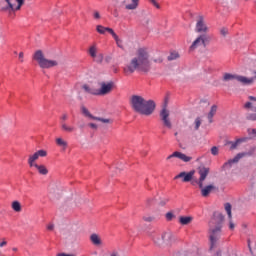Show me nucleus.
<instances>
[{"label": "nucleus", "mask_w": 256, "mask_h": 256, "mask_svg": "<svg viewBox=\"0 0 256 256\" xmlns=\"http://www.w3.org/2000/svg\"><path fill=\"white\" fill-rule=\"evenodd\" d=\"M151 69V62L149 61V53L147 49L140 48L138 49L137 56L134 57L130 64L124 67V73L129 75L135 73V71H144L147 73Z\"/></svg>", "instance_id": "nucleus-1"}, {"label": "nucleus", "mask_w": 256, "mask_h": 256, "mask_svg": "<svg viewBox=\"0 0 256 256\" xmlns=\"http://www.w3.org/2000/svg\"><path fill=\"white\" fill-rule=\"evenodd\" d=\"M130 106L135 113L149 117V115H153L155 112L156 104L155 101L146 100L143 96L132 95L130 98Z\"/></svg>", "instance_id": "nucleus-2"}, {"label": "nucleus", "mask_w": 256, "mask_h": 256, "mask_svg": "<svg viewBox=\"0 0 256 256\" xmlns=\"http://www.w3.org/2000/svg\"><path fill=\"white\" fill-rule=\"evenodd\" d=\"M196 33H204L200 36H198L192 45L190 46V49L193 51L197 49V47L203 45V47H207L211 43V36L207 34V31H209V27H207V24L205 23V17L202 15L198 16L196 27H195Z\"/></svg>", "instance_id": "nucleus-3"}, {"label": "nucleus", "mask_w": 256, "mask_h": 256, "mask_svg": "<svg viewBox=\"0 0 256 256\" xmlns=\"http://www.w3.org/2000/svg\"><path fill=\"white\" fill-rule=\"evenodd\" d=\"M34 61H37L41 69H51V67H57L59 62L56 60H49L45 58L42 50H37L33 55Z\"/></svg>", "instance_id": "nucleus-4"}, {"label": "nucleus", "mask_w": 256, "mask_h": 256, "mask_svg": "<svg viewBox=\"0 0 256 256\" xmlns=\"http://www.w3.org/2000/svg\"><path fill=\"white\" fill-rule=\"evenodd\" d=\"M222 81H238L242 85H253L255 82V78H247L245 76L231 74V73H224Z\"/></svg>", "instance_id": "nucleus-5"}, {"label": "nucleus", "mask_w": 256, "mask_h": 256, "mask_svg": "<svg viewBox=\"0 0 256 256\" xmlns=\"http://www.w3.org/2000/svg\"><path fill=\"white\" fill-rule=\"evenodd\" d=\"M256 147H252L248 152L238 153L233 159L228 160L224 163L223 167L227 169V167H232L233 163H239V160L243 159V157H251L255 155Z\"/></svg>", "instance_id": "nucleus-6"}, {"label": "nucleus", "mask_w": 256, "mask_h": 256, "mask_svg": "<svg viewBox=\"0 0 256 256\" xmlns=\"http://www.w3.org/2000/svg\"><path fill=\"white\" fill-rule=\"evenodd\" d=\"M209 234L210 250H213L215 247H217V241L221 239V226L210 228Z\"/></svg>", "instance_id": "nucleus-7"}, {"label": "nucleus", "mask_w": 256, "mask_h": 256, "mask_svg": "<svg viewBox=\"0 0 256 256\" xmlns=\"http://www.w3.org/2000/svg\"><path fill=\"white\" fill-rule=\"evenodd\" d=\"M147 235L150 239H152L154 241V243H156L157 245H161V243H167V239H171V234L164 232L161 235V240L159 238H157V234L153 231H148Z\"/></svg>", "instance_id": "nucleus-8"}, {"label": "nucleus", "mask_w": 256, "mask_h": 256, "mask_svg": "<svg viewBox=\"0 0 256 256\" xmlns=\"http://www.w3.org/2000/svg\"><path fill=\"white\" fill-rule=\"evenodd\" d=\"M6 3L8 4L7 6H4L1 8V11H9V15H11V13L15 12V11H20L21 7H23V5L25 4V0H16V2L18 3L17 7L14 8L13 4L11 3V0H5Z\"/></svg>", "instance_id": "nucleus-9"}, {"label": "nucleus", "mask_w": 256, "mask_h": 256, "mask_svg": "<svg viewBox=\"0 0 256 256\" xmlns=\"http://www.w3.org/2000/svg\"><path fill=\"white\" fill-rule=\"evenodd\" d=\"M113 87H115V83L113 81L108 83L101 82L100 89H97V95H109V93L113 91Z\"/></svg>", "instance_id": "nucleus-10"}, {"label": "nucleus", "mask_w": 256, "mask_h": 256, "mask_svg": "<svg viewBox=\"0 0 256 256\" xmlns=\"http://www.w3.org/2000/svg\"><path fill=\"white\" fill-rule=\"evenodd\" d=\"M39 157H47V152L45 150H38L34 154L30 155L28 157L29 167H35V165H37L35 161H37Z\"/></svg>", "instance_id": "nucleus-11"}, {"label": "nucleus", "mask_w": 256, "mask_h": 256, "mask_svg": "<svg viewBox=\"0 0 256 256\" xmlns=\"http://www.w3.org/2000/svg\"><path fill=\"white\" fill-rule=\"evenodd\" d=\"M60 119H61V129L65 133H74V131L77 130V128H75V126H71V125H68L67 123H65L67 121V119H69V116L66 113L63 114Z\"/></svg>", "instance_id": "nucleus-12"}, {"label": "nucleus", "mask_w": 256, "mask_h": 256, "mask_svg": "<svg viewBox=\"0 0 256 256\" xmlns=\"http://www.w3.org/2000/svg\"><path fill=\"white\" fill-rule=\"evenodd\" d=\"M198 173L200 175V178H199V180H196V183H197L199 189H203V181H205V179H207V175H209V168L200 167L198 169Z\"/></svg>", "instance_id": "nucleus-13"}, {"label": "nucleus", "mask_w": 256, "mask_h": 256, "mask_svg": "<svg viewBox=\"0 0 256 256\" xmlns=\"http://www.w3.org/2000/svg\"><path fill=\"white\" fill-rule=\"evenodd\" d=\"M160 117L163 121L164 127H167L168 129H171L173 127V124H171V120H169V110L167 108H163L160 112Z\"/></svg>", "instance_id": "nucleus-14"}, {"label": "nucleus", "mask_w": 256, "mask_h": 256, "mask_svg": "<svg viewBox=\"0 0 256 256\" xmlns=\"http://www.w3.org/2000/svg\"><path fill=\"white\" fill-rule=\"evenodd\" d=\"M193 175H195V171H190L188 173L180 172L174 177V179H182L183 183H189V181H192Z\"/></svg>", "instance_id": "nucleus-15"}, {"label": "nucleus", "mask_w": 256, "mask_h": 256, "mask_svg": "<svg viewBox=\"0 0 256 256\" xmlns=\"http://www.w3.org/2000/svg\"><path fill=\"white\" fill-rule=\"evenodd\" d=\"M223 221H225V216L219 212L214 213V217L212 221L210 222V227L211 225H216V227H223Z\"/></svg>", "instance_id": "nucleus-16"}, {"label": "nucleus", "mask_w": 256, "mask_h": 256, "mask_svg": "<svg viewBox=\"0 0 256 256\" xmlns=\"http://www.w3.org/2000/svg\"><path fill=\"white\" fill-rule=\"evenodd\" d=\"M173 157H177V159H180L181 161H184V163H189L193 158L191 156H187L184 153L181 152H174L171 155L167 157V160L173 159Z\"/></svg>", "instance_id": "nucleus-17"}, {"label": "nucleus", "mask_w": 256, "mask_h": 256, "mask_svg": "<svg viewBox=\"0 0 256 256\" xmlns=\"http://www.w3.org/2000/svg\"><path fill=\"white\" fill-rule=\"evenodd\" d=\"M200 189H201L202 197H209V194L211 193V191L215 190V186L213 184H210L208 186L203 187V183H202V188Z\"/></svg>", "instance_id": "nucleus-18"}, {"label": "nucleus", "mask_w": 256, "mask_h": 256, "mask_svg": "<svg viewBox=\"0 0 256 256\" xmlns=\"http://www.w3.org/2000/svg\"><path fill=\"white\" fill-rule=\"evenodd\" d=\"M96 31L97 33H99L100 35H105V32L107 31L108 33H110L111 35V31H114L113 28H109V27H104L103 25H97L96 26Z\"/></svg>", "instance_id": "nucleus-19"}, {"label": "nucleus", "mask_w": 256, "mask_h": 256, "mask_svg": "<svg viewBox=\"0 0 256 256\" xmlns=\"http://www.w3.org/2000/svg\"><path fill=\"white\" fill-rule=\"evenodd\" d=\"M192 221H193V217H191V216H180L179 217L180 225H190V223Z\"/></svg>", "instance_id": "nucleus-20"}, {"label": "nucleus", "mask_w": 256, "mask_h": 256, "mask_svg": "<svg viewBox=\"0 0 256 256\" xmlns=\"http://www.w3.org/2000/svg\"><path fill=\"white\" fill-rule=\"evenodd\" d=\"M111 35L114 41H116L117 47H119L120 49H123V40L119 38V36L117 35V33H115V31H111Z\"/></svg>", "instance_id": "nucleus-21"}, {"label": "nucleus", "mask_w": 256, "mask_h": 256, "mask_svg": "<svg viewBox=\"0 0 256 256\" xmlns=\"http://www.w3.org/2000/svg\"><path fill=\"white\" fill-rule=\"evenodd\" d=\"M34 167H35V169H37V171L40 175H47L49 173V170L47 169V167H45V165L37 164Z\"/></svg>", "instance_id": "nucleus-22"}, {"label": "nucleus", "mask_w": 256, "mask_h": 256, "mask_svg": "<svg viewBox=\"0 0 256 256\" xmlns=\"http://www.w3.org/2000/svg\"><path fill=\"white\" fill-rule=\"evenodd\" d=\"M216 113H217V105H213L210 109V112L208 113L209 123H213V117H215Z\"/></svg>", "instance_id": "nucleus-23"}, {"label": "nucleus", "mask_w": 256, "mask_h": 256, "mask_svg": "<svg viewBox=\"0 0 256 256\" xmlns=\"http://www.w3.org/2000/svg\"><path fill=\"white\" fill-rule=\"evenodd\" d=\"M137 7H139V0H132L131 4H127L125 6V9H127L128 11H133L135 10Z\"/></svg>", "instance_id": "nucleus-24"}, {"label": "nucleus", "mask_w": 256, "mask_h": 256, "mask_svg": "<svg viewBox=\"0 0 256 256\" xmlns=\"http://www.w3.org/2000/svg\"><path fill=\"white\" fill-rule=\"evenodd\" d=\"M13 211H15L16 213H21L22 208H21V202L20 201H13L12 205H11Z\"/></svg>", "instance_id": "nucleus-25"}, {"label": "nucleus", "mask_w": 256, "mask_h": 256, "mask_svg": "<svg viewBox=\"0 0 256 256\" xmlns=\"http://www.w3.org/2000/svg\"><path fill=\"white\" fill-rule=\"evenodd\" d=\"M90 241L93 243V245H101V238L97 234H92L90 236Z\"/></svg>", "instance_id": "nucleus-26"}, {"label": "nucleus", "mask_w": 256, "mask_h": 256, "mask_svg": "<svg viewBox=\"0 0 256 256\" xmlns=\"http://www.w3.org/2000/svg\"><path fill=\"white\" fill-rule=\"evenodd\" d=\"M56 144L58 145V147H62L63 151L67 149V141L63 140L62 138H57Z\"/></svg>", "instance_id": "nucleus-27"}, {"label": "nucleus", "mask_w": 256, "mask_h": 256, "mask_svg": "<svg viewBox=\"0 0 256 256\" xmlns=\"http://www.w3.org/2000/svg\"><path fill=\"white\" fill-rule=\"evenodd\" d=\"M82 88L84 91H86V93H90V95H97V89H93L87 84H84Z\"/></svg>", "instance_id": "nucleus-28"}, {"label": "nucleus", "mask_w": 256, "mask_h": 256, "mask_svg": "<svg viewBox=\"0 0 256 256\" xmlns=\"http://www.w3.org/2000/svg\"><path fill=\"white\" fill-rule=\"evenodd\" d=\"M89 55L90 57H92L93 59H95V57H97V46L96 45H92L90 48H89Z\"/></svg>", "instance_id": "nucleus-29"}, {"label": "nucleus", "mask_w": 256, "mask_h": 256, "mask_svg": "<svg viewBox=\"0 0 256 256\" xmlns=\"http://www.w3.org/2000/svg\"><path fill=\"white\" fill-rule=\"evenodd\" d=\"M226 145H230V150L231 151H233L234 149H237V147L239 146V142H238V140H236V141H228L227 143H226Z\"/></svg>", "instance_id": "nucleus-30"}, {"label": "nucleus", "mask_w": 256, "mask_h": 256, "mask_svg": "<svg viewBox=\"0 0 256 256\" xmlns=\"http://www.w3.org/2000/svg\"><path fill=\"white\" fill-rule=\"evenodd\" d=\"M81 109H82L83 115H86V117H90V119H95V117L93 115H91V113L85 106H82Z\"/></svg>", "instance_id": "nucleus-31"}, {"label": "nucleus", "mask_w": 256, "mask_h": 256, "mask_svg": "<svg viewBox=\"0 0 256 256\" xmlns=\"http://www.w3.org/2000/svg\"><path fill=\"white\" fill-rule=\"evenodd\" d=\"M201 117H197L194 121V125H195V131H199V128L201 127Z\"/></svg>", "instance_id": "nucleus-32"}, {"label": "nucleus", "mask_w": 256, "mask_h": 256, "mask_svg": "<svg viewBox=\"0 0 256 256\" xmlns=\"http://www.w3.org/2000/svg\"><path fill=\"white\" fill-rule=\"evenodd\" d=\"M175 59H179V53L177 52L171 53L168 56V61H175Z\"/></svg>", "instance_id": "nucleus-33"}, {"label": "nucleus", "mask_w": 256, "mask_h": 256, "mask_svg": "<svg viewBox=\"0 0 256 256\" xmlns=\"http://www.w3.org/2000/svg\"><path fill=\"white\" fill-rule=\"evenodd\" d=\"M225 211L229 217V219H231L232 217V214H231V204L230 203H226L225 204Z\"/></svg>", "instance_id": "nucleus-34"}, {"label": "nucleus", "mask_w": 256, "mask_h": 256, "mask_svg": "<svg viewBox=\"0 0 256 256\" xmlns=\"http://www.w3.org/2000/svg\"><path fill=\"white\" fill-rule=\"evenodd\" d=\"M247 121H256V113H249L246 115Z\"/></svg>", "instance_id": "nucleus-35"}, {"label": "nucleus", "mask_w": 256, "mask_h": 256, "mask_svg": "<svg viewBox=\"0 0 256 256\" xmlns=\"http://www.w3.org/2000/svg\"><path fill=\"white\" fill-rule=\"evenodd\" d=\"M165 217L167 221H173V219H175V214H173V212H168Z\"/></svg>", "instance_id": "nucleus-36"}, {"label": "nucleus", "mask_w": 256, "mask_h": 256, "mask_svg": "<svg viewBox=\"0 0 256 256\" xmlns=\"http://www.w3.org/2000/svg\"><path fill=\"white\" fill-rule=\"evenodd\" d=\"M143 221L146 223H152V221H155V218L153 216H143Z\"/></svg>", "instance_id": "nucleus-37"}, {"label": "nucleus", "mask_w": 256, "mask_h": 256, "mask_svg": "<svg viewBox=\"0 0 256 256\" xmlns=\"http://www.w3.org/2000/svg\"><path fill=\"white\" fill-rule=\"evenodd\" d=\"M211 154L214 156L219 155V148L217 146H213L211 148Z\"/></svg>", "instance_id": "nucleus-38"}, {"label": "nucleus", "mask_w": 256, "mask_h": 256, "mask_svg": "<svg viewBox=\"0 0 256 256\" xmlns=\"http://www.w3.org/2000/svg\"><path fill=\"white\" fill-rule=\"evenodd\" d=\"M167 203H169V198H163L162 200H160L159 205L161 207H165V205H167Z\"/></svg>", "instance_id": "nucleus-39"}, {"label": "nucleus", "mask_w": 256, "mask_h": 256, "mask_svg": "<svg viewBox=\"0 0 256 256\" xmlns=\"http://www.w3.org/2000/svg\"><path fill=\"white\" fill-rule=\"evenodd\" d=\"M220 34L223 36V37H227V35L229 34V30L227 28H222L220 30Z\"/></svg>", "instance_id": "nucleus-40"}, {"label": "nucleus", "mask_w": 256, "mask_h": 256, "mask_svg": "<svg viewBox=\"0 0 256 256\" xmlns=\"http://www.w3.org/2000/svg\"><path fill=\"white\" fill-rule=\"evenodd\" d=\"M94 119H95L96 121H101L102 123H111V120H110V119L98 118V117H95Z\"/></svg>", "instance_id": "nucleus-41"}, {"label": "nucleus", "mask_w": 256, "mask_h": 256, "mask_svg": "<svg viewBox=\"0 0 256 256\" xmlns=\"http://www.w3.org/2000/svg\"><path fill=\"white\" fill-rule=\"evenodd\" d=\"M150 3H152V5L154 7H156V9H161V5H159V3H157V0H149Z\"/></svg>", "instance_id": "nucleus-42"}, {"label": "nucleus", "mask_w": 256, "mask_h": 256, "mask_svg": "<svg viewBox=\"0 0 256 256\" xmlns=\"http://www.w3.org/2000/svg\"><path fill=\"white\" fill-rule=\"evenodd\" d=\"M96 63H103V54H99L96 56Z\"/></svg>", "instance_id": "nucleus-43"}, {"label": "nucleus", "mask_w": 256, "mask_h": 256, "mask_svg": "<svg viewBox=\"0 0 256 256\" xmlns=\"http://www.w3.org/2000/svg\"><path fill=\"white\" fill-rule=\"evenodd\" d=\"M93 17L94 19H101V14H99V11H94Z\"/></svg>", "instance_id": "nucleus-44"}, {"label": "nucleus", "mask_w": 256, "mask_h": 256, "mask_svg": "<svg viewBox=\"0 0 256 256\" xmlns=\"http://www.w3.org/2000/svg\"><path fill=\"white\" fill-rule=\"evenodd\" d=\"M238 144L240 145V143H245V141H249V138L245 137V138H239L237 139Z\"/></svg>", "instance_id": "nucleus-45"}, {"label": "nucleus", "mask_w": 256, "mask_h": 256, "mask_svg": "<svg viewBox=\"0 0 256 256\" xmlns=\"http://www.w3.org/2000/svg\"><path fill=\"white\" fill-rule=\"evenodd\" d=\"M252 106H253V103H251V102H247V103L244 105L245 109H251Z\"/></svg>", "instance_id": "nucleus-46"}, {"label": "nucleus", "mask_w": 256, "mask_h": 256, "mask_svg": "<svg viewBox=\"0 0 256 256\" xmlns=\"http://www.w3.org/2000/svg\"><path fill=\"white\" fill-rule=\"evenodd\" d=\"M47 229H48V231H53V229H55V225L48 224Z\"/></svg>", "instance_id": "nucleus-47"}, {"label": "nucleus", "mask_w": 256, "mask_h": 256, "mask_svg": "<svg viewBox=\"0 0 256 256\" xmlns=\"http://www.w3.org/2000/svg\"><path fill=\"white\" fill-rule=\"evenodd\" d=\"M154 63H163V58H156L154 59Z\"/></svg>", "instance_id": "nucleus-48"}, {"label": "nucleus", "mask_w": 256, "mask_h": 256, "mask_svg": "<svg viewBox=\"0 0 256 256\" xmlns=\"http://www.w3.org/2000/svg\"><path fill=\"white\" fill-rule=\"evenodd\" d=\"M89 127H91V129H97V124L95 123H90Z\"/></svg>", "instance_id": "nucleus-49"}, {"label": "nucleus", "mask_w": 256, "mask_h": 256, "mask_svg": "<svg viewBox=\"0 0 256 256\" xmlns=\"http://www.w3.org/2000/svg\"><path fill=\"white\" fill-rule=\"evenodd\" d=\"M23 57H24L23 52H20L19 53V59H20L21 63H23Z\"/></svg>", "instance_id": "nucleus-50"}, {"label": "nucleus", "mask_w": 256, "mask_h": 256, "mask_svg": "<svg viewBox=\"0 0 256 256\" xmlns=\"http://www.w3.org/2000/svg\"><path fill=\"white\" fill-rule=\"evenodd\" d=\"M57 256H75L73 254L59 253Z\"/></svg>", "instance_id": "nucleus-51"}, {"label": "nucleus", "mask_w": 256, "mask_h": 256, "mask_svg": "<svg viewBox=\"0 0 256 256\" xmlns=\"http://www.w3.org/2000/svg\"><path fill=\"white\" fill-rule=\"evenodd\" d=\"M5 245H7V241H2V242H0V247H5Z\"/></svg>", "instance_id": "nucleus-52"}, {"label": "nucleus", "mask_w": 256, "mask_h": 256, "mask_svg": "<svg viewBox=\"0 0 256 256\" xmlns=\"http://www.w3.org/2000/svg\"><path fill=\"white\" fill-rule=\"evenodd\" d=\"M154 199L153 198H150L147 200V205H151V203H153Z\"/></svg>", "instance_id": "nucleus-53"}, {"label": "nucleus", "mask_w": 256, "mask_h": 256, "mask_svg": "<svg viewBox=\"0 0 256 256\" xmlns=\"http://www.w3.org/2000/svg\"><path fill=\"white\" fill-rule=\"evenodd\" d=\"M248 99H249L250 101H256V97H255V96H249Z\"/></svg>", "instance_id": "nucleus-54"}, {"label": "nucleus", "mask_w": 256, "mask_h": 256, "mask_svg": "<svg viewBox=\"0 0 256 256\" xmlns=\"http://www.w3.org/2000/svg\"><path fill=\"white\" fill-rule=\"evenodd\" d=\"M229 227H230L231 230H233V229H235V224H233V222H230Z\"/></svg>", "instance_id": "nucleus-55"}, {"label": "nucleus", "mask_w": 256, "mask_h": 256, "mask_svg": "<svg viewBox=\"0 0 256 256\" xmlns=\"http://www.w3.org/2000/svg\"><path fill=\"white\" fill-rule=\"evenodd\" d=\"M110 256H119V253H117V252L114 251V252L111 253Z\"/></svg>", "instance_id": "nucleus-56"}, {"label": "nucleus", "mask_w": 256, "mask_h": 256, "mask_svg": "<svg viewBox=\"0 0 256 256\" xmlns=\"http://www.w3.org/2000/svg\"><path fill=\"white\" fill-rule=\"evenodd\" d=\"M250 109H251V111H253L254 113H256V106H252Z\"/></svg>", "instance_id": "nucleus-57"}, {"label": "nucleus", "mask_w": 256, "mask_h": 256, "mask_svg": "<svg viewBox=\"0 0 256 256\" xmlns=\"http://www.w3.org/2000/svg\"><path fill=\"white\" fill-rule=\"evenodd\" d=\"M195 184H197V180L192 181V185H195Z\"/></svg>", "instance_id": "nucleus-58"}, {"label": "nucleus", "mask_w": 256, "mask_h": 256, "mask_svg": "<svg viewBox=\"0 0 256 256\" xmlns=\"http://www.w3.org/2000/svg\"><path fill=\"white\" fill-rule=\"evenodd\" d=\"M252 79H254V81H255V79H256V72H255V77H252Z\"/></svg>", "instance_id": "nucleus-59"}, {"label": "nucleus", "mask_w": 256, "mask_h": 256, "mask_svg": "<svg viewBox=\"0 0 256 256\" xmlns=\"http://www.w3.org/2000/svg\"><path fill=\"white\" fill-rule=\"evenodd\" d=\"M12 251H17V248H12Z\"/></svg>", "instance_id": "nucleus-60"}, {"label": "nucleus", "mask_w": 256, "mask_h": 256, "mask_svg": "<svg viewBox=\"0 0 256 256\" xmlns=\"http://www.w3.org/2000/svg\"><path fill=\"white\" fill-rule=\"evenodd\" d=\"M143 155H144V156L147 155V152H144Z\"/></svg>", "instance_id": "nucleus-61"}, {"label": "nucleus", "mask_w": 256, "mask_h": 256, "mask_svg": "<svg viewBox=\"0 0 256 256\" xmlns=\"http://www.w3.org/2000/svg\"><path fill=\"white\" fill-rule=\"evenodd\" d=\"M127 1H129V0H125L123 3H127Z\"/></svg>", "instance_id": "nucleus-62"}, {"label": "nucleus", "mask_w": 256, "mask_h": 256, "mask_svg": "<svg viewBox=\"0 0 256 256\" xmlns=\"http://www.w3.org/2000/svg\"><path fill=\"white\" fill-rule=\"evenodd\" d=\"M115 17H118V15H117V14H115Z\"/></svg>", "instance_id": "nucleus-63"}]
</instances>
